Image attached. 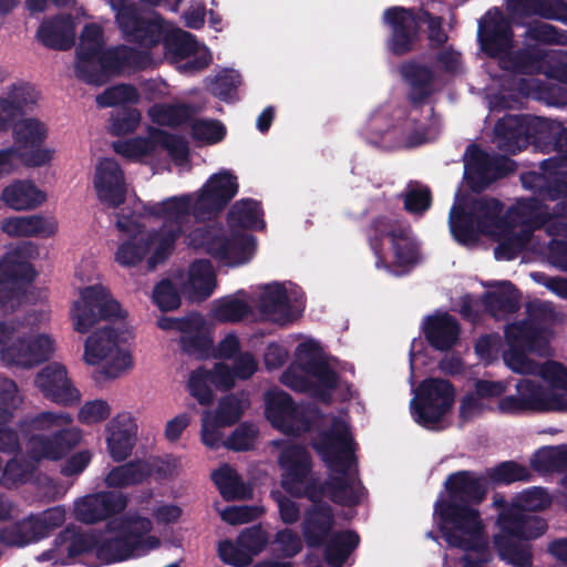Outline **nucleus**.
<instances>
[{"mask_svg":"<svg viewBox=\"0 0 567 567\" xmlns=\"http://www.w3.org/2000/svg\"><path fill=\"white\" fill-rule=\"evenodd\" d=\"M227 223L231 228H264L265 221L260 203L252 198H244L236 202L227 214Z\"/></svg>","mask_w":567,"mask_h":567,"instance_id":"nucleus-51","label":"nucleus"},{"mask_svg":"<svg viewBox=\"0 0 567 567\" xmlns=\"http://www.w3.org/2000/svg\"><path fill=\"white\" fill-rule=\"evenodd\" d=\"M187 239L192 248L202 249L229 266L246 264L256 249V239L252 235L233 233L227 236L224 228L217 225L196 227L190 230Z\"/></svg>","mask_w":567,"mask_h":567,"instance_id":"nucleus-9","label":"nucleus"},{"mask_svg":"<svg viewBox=\"0 0 567 567\" xmlns=\"http://www.w3.org/2000/svg\"><path fill=\"white\" fill-rule=\"evenodd\" d=\"M34 384L43 398L61 406L80 403L81 393L69 378L66 368L59 362L43 367L35 375Z\"/></svg>","mask_w":567,"mask_h":567,"instance_id":"nucleus-20","label":"nucleus"},{"mask_svg":"<svg viewBox=\"0 0 567 567\" xmlns=\"http://www.w3.org/2000/svg\"><path fill=\"white\" fill-rule=\"evenodd\" d=\"M360 537L354 530L331 534L324 546V560L330 567H342L350 554L359 546Z\"/></svg>","mask_w":567,"mask_h":567,"instance_id":"nucleus-48","label":"nucleus"},{"mask_svg":"<svg viewBox=\"0 0 567 567\" xmlns=\"http://www.w3.org/2000/svg\"><path fill=\"white\" fill-rule=\"evenodd\" d=\"M460 333L458 320L447 312L429 316L423 327L425 340L439 351L452 349L457 343Z\"/></svg>","mask_w":567,"mask_h":567,"instance_id":"nucleus-30","label":"nucleus"},{"mask_svg":"<svg viewBox=\"0 0 567 567\" xmlns=\"http://www.w3.org/2000/svg\"><path fill=\"white\" fill-rule=\"evenodd\" d=\"M54 351L53 340L39 334L35 338H18L11 344L3 347L0 351L1 360L7 365L32 368L48 361Z\"/></svg>","mask_w":567,"mask_h":567,"instance_id":"nucleus-22","label":"nucleus"},{"mask_svg":"<svg viewBox=\"0 0 567 567\" xmlns=\"http://www.w3.org/2000/svg\"><path fill=\"white\" fill-rule=\"evenodd\" d=\"M250 311V306L245 300L229 296L216 300L212 313L219 322L236 323L246 318Z\"/></svg>","mask_w":567,"mask_h":567,"instance_id":"nucleus-59","label":"nucleus"},{"mask_svg":"<svg viewBox=\"0 0 567 567\" xmlns=\"http://www.w3.org/2000/svg\"><path fill=\"white\" fill-rule=\"evenodd\" d=\"M265 414L274 427L285 433L292 432L300 419L299 408L291 395L282 390L267 393Z\"/></svg>","mask_w":567,"mask_h":567,"instance_id":"nucleus-32","label":"nucleus"},{"mask_svg":"<svg viewBox=\"0 0 567 567\" xmlns=\"http://www.w3.org/2000/svg\"><path fill=\"white\" fill-rule=\"evenodd\" d=\"M506 342L525 348L529 353L545 355L548 350V340L543 326L533 320H520L509 324L505 330Z\"/></svg>","mask_w":567,"mask_h":567,"instance_id":"nucleus-35","label":"nucleus"},{"mask_svg":"<svg viewBox=\"0 0 567 567\" xmlns=\"http://www.w3.org/2000/svg\"><path fill=\"white\" fill-rule=\"evenodd\" d=\"M511 502L517 504L525 513L536 514L548 508L553 499L546 488L533 486L517 494Z\"/></svg>","mask_w":567,"mask_h":567,"instance_id":"nucleus-63","label":"nucleus"},{"mask_svg":"<svg viewBox=\"0 0 567 567\" xmlns=\"http://www.w3.org/2000/svg\"><path fill=\"white\" fill-rule=\"evenodd\" d=\"M1 200L13 210H31L47 198L44 192L29 179H16L2 189Z\"/></svg>","mask_w":567,"mask_h":567,"instance_id":"nucleus-39","label":"nucleus"},{"mask_svg":"<svg viewBox=\"0 0 567 567\" xmlns=\"http://www.w3.org/2000/svg\"><path fill=\"white\" fill-rule=\"evenodd\" d=\"M411 233V226L399 219L384 215L372 218L365 230V236L368 245L375 257V267L379 269H390L391 267L384 256V238L390 239L395 266L408 267L415 265L419 260V247Z\"/></svg>","mask_w":567,"mask_h":567,"instance_id":"nucleus-7","label":"nucleus"},{"mask_svg":"<svg viewBox=\"0 0 567 567\" xmlns=\"http://www.w3.org/2000/svg\"><path fill=\"white\" fill-rule=\"evenodd\" d=\"M124 40L151 50L162 43L166 28L162 18H146L136 0H110Z\"/></svg>","mask_w":567,"mask_h":567,"instance_id":"nucleus-11","label":"nucleus"},{"mask_svg":"<svg viewBox=\"0 0 567 567\" xmlns=\"http://www.w3.org/2000/svg\"><path fill=\"white\" fill-rule=\"evenodd\" d=\"M94 187L100 202L117 208L126 199L124 173L113 158H104L96 166Z\"/></svg>","mask_w":567,"mask_h":567,"instance_id":"nucleus-23","label":"nucleus"},{"mask_svg":"<svg viewBox=\"0 0 567 567\" xmlns=\"http://www.w3.org/2000/svg\"><path fill=\"white\" fill-rule=\"evenodd\" d=\"M81 300L72 308L74 329L86 333L101 320L122 318L121 305L112 298L102 285H93L81 290Z\"/></svg>","mask_w":567,"mask_h":567,"instance_id":"nucleus-14","label":"nucleus"},{"mask_svg":"<svg viewBox=\"0 0 567 567\" xmlns=\"http://www.w3.org/2000/svg\"><path fill=\"white\" fill-rule=\"evenodd\" d=\"M216 286V275L209 260H195L189 268V298L195 301L206 300Z\"/></svg>","mask_w":567,"mask_h":567,"instance_id":"nucleus-49","label":"nucleus"},{"mask_svg":"<svg viewBox=\"0 0 567 567\" xmlns=\"http://www.w3.org/2000/svg\"><path fill=\"white\" fill-rule=\"evenodd\" d=\"M152 62L148 51L135 49L126 44L110 47L100 56V66L92 75L91 85L101 86L126 71L145 70Z\"/></svg>","mask_w":567,"mask_h":567,"instance_id":"nucleus-16","label":"nucleus"},{"mask_svg":"<svg viewBox=\"0 0 567 567\" xmlns=\"http://www.w3.org/2000/svg\"><path fill=\"white\" fill-rule=\"evenodd\" d=\"M465 154L468 159L465 163L464 179L473 193L481 194L512 171L508 158L492 156L476 144H470Z\"/></svg>","mask_w":567,"mask_h":567,"instance_id":"nucleus-15","label":"nucleus"},{"mask_svg":"<svg viewBox=\"0 0 567 567\" xmlns=\"http://www.w3.org/2000/svg\"><path fill=\"white\" fill-rule=\"evenodd\" d=\"M523 37L542 44L567 45L566 30L542 21L528 24Z\"/></svg>","mask_w":567,"mask_h":567,"instance_id":"nucleus-61","label":"nucleus"},{"mask_svg":"<svg viewBox=\"0 0 567 567\" xmlns=\"http://www.w3.org/2000/svg\"><path fill=\"white\" fill-rule=\"evenodd\" d=\"M113 536L100 538L96 536L94 567L123 561L135 555L131 544L120 533H111Z\"/></svg>","mask_w":567,"mask_h":567,"instance_id":"nucleus-50","label":"nucleus"},{"mask_svg":"<svg viewBox=\"0 0 567 567\" xmlns=\"http://www.w3.org/2000/svg\"><path fill=\"white\" fill-rule=\"evenodd\" d=\"M185 330L179 338L183 352L197 359L207 358L213 348V339L203 316L199 312H192V320Z\"/></svg>","mask_w":567,"mask_h":567,"instance_id":"nucleus-40","label":"nucleus"},{"mask_svg":"<svg viewBox=\"0 0 567 567\" xmlns=\"http://www.w3.org/2000/svg\"><path fill=\"white\" fill-rule=\"evenodd\" d=\"M150 252L145 235L131 237L117 248L115 260L125 267L140 264Z\"/></svg>","mask_w":567,"mask_h":567,"instance_id":"nucleus-64","label":"nucleus"},{"mask_svg":"<svg viewBox=\"0 0 567 567\" xmlns=\"http://www.w3.org/2000/svg\"><path fill=\"white\" fill-rule=\"evenodd\" d=\"M118 334L111 326H105L92 332L85 341V358L87 363H105L102 373L106 379H116L133 365L132 354L117 343Z\"/></svg>","mask_w":567,"mask_h":567,"instance_id":"nucleus-13","label":"nucleus"},{"mask_svg":"<svg viewBox=\"0 0 567 567\" xmlns=\"http://www.w3.org/2000/svg\"><path fill=\"white\" fill-rule=\"evenodd\" d=\"M196 107L187 103L154 104L148 110V116L153 123L159 126L176 128L188 124L196 115Z\"/></svg>","mask_w":567,"mask_h":567,"instance_id":"nucleus-47","label":"nucleus"},{"mask_svg":"<svg viewBox=\"0 0 567 567\" xmlns=\"http://www.w3.org/2000/svg\"><path fill=\"white\" fill-rule=\"evenodd\" d=\"M503 210L504 204L489 196L455 203L449 216L451 234L461 245L475 243L480 235H491L504 228Z\"/></svg>","mask_w":567,"mask_h":567,"instance_id":"nucleus-6","label":"nucleus"},{"mask_svg":"<svg viewBox=\"0 0 567 567\" xmlns=\"http://www.w3.org/2000/svg\"><path fill=\"white\" fill-rule=\"evenodd\" d=\"M477 41L481 51L497 62L514 48V30L509 18L498 8L488 10L478 23Z\"/></svg>","mask_w":567,"mask_h":567,"instance_id":"nucleus-18","label":"nucleus"},{"mask_svg":"<svg viewBox=\"0 0 567 567\" xmlns=\"http://www.w3.org/2000/svg\"><path fill=\"white\" fill-rule=\"evenodd\" d=\"M546 56V51L537 44L524 43L520 48L509 49L497 64L513 74L533 75L539 72Z\"/></svg>","mask_w":567,"mask_h":567,"instance_id":"nucleus-31","label":"nucleus"},{"mask_svg":"<svg viewBox=\"0 0 567 567\" xmlns=\"http://www.w3.org/2000/svg\"><path fill=\"white\" fill-rule=\"evenodd\" d=\"M564 0H507L506 11L512 19L539 17L547 20H563L566 10Z\"/></svg>","mask_w":567,"mask_h":567,"instance_id":"nucleus-38","label":"nucleus"},{"mask_svg":"<svg viewBox=\"0 0 567 567\" xmlns=\"http://www.w3.org/2000/svg\"><path fill=\"white\" fill-rule=\"evenodd\" d=\"M455 389L451 381L430 378L422 381L410 402L413 420L424 429L436 430L452 409Z\"/></svg>","mask_w":567,"mask_h":567,"instance_id":"nucleus-10","label":"nucleus"},{"mask_svg":"<svg viewBox=\"0 0 567 567\" xmlns=\"http://www.w3.org/2000/svg\"><path fill=\"white\" fill-rule=\"evenodd\" d=\"M107 450L115 462L126 460L136 443L137 425L130 413H120L106 426Z\"/></svg>","mask_w":567,"mask_h":567,"instance_id":"nucleus-28","label":"nucleus"},{"mask_svg":"<svg viewBox=\"0 0 567 567\" xmlns=\"http://www.w3.org/2000/svg\"><path fill=\"white\" fill-rule=\"evenodd\" d=\"M39 41L49 49L66 51L75 43V27L70 14L43 21L37 31Z\"/></svg>","mask_w":567,"mask_h":567,"instance_id":"nucleus-33","label":"nucleus"},{"mask_svg":"<svg viewBox=\"0 0 567 567\" xmlns=\"http://www.w3.org/2000/svg\"><path fill=\"white\" fill-rule=\"evenodd\" d=\"M68 412L42 411L18 422L25 440V457L14 456L4 466L0 483L7 488L24 484L43 461L58 462L74 451L83 439L82 430L72 426Z\"/></svg>","mask_w":567,"mask_h":567,"instance_id":"nucleus-1","label":"nucleus"},{"mask_svg":"<svg viewBox=\"0 0 567 567\" xmlns=\"http://www.w3.org/2000/svg\"><path fill=\"white\" fill-rule=\"evenodd\" d=\"M240 84V74L235 70L225 69L212 81L210 92L220 101L231 103L237 100V90Z\"/></svg>","mask_w":567,"mask_h":567,"instance_id":"nucleus-62","label":"nucleus"},{"mask_svg":"<svg viewBox=\"0 0 567 567\" xmlns=\"http://www.w3.org/2000/svg\"><path fill=\"white\" fill-rule=\"evenodd\" d=\"M538 141L544 152H556L559 157H550L540 163V168L548 174H556L561 167L567 168V126L558 121L547 120L538 123Z\"/></svg>","mask_w":567,"mask_h":567,"instance_id":"nucleus-26","label":"nucleus"},{"mask_svg":"<svg viewBox=\"0 0 567 567\" xmlns=\"http://www.w3.org/2000/svg\"><path fill=\"white\" fill-rule=\"evenodd\" d=\"M212 480L227 502L248 499L252 495L251 487L245 484L241 476L227 464L215 470L212 473Z\"/></svg>","mask_w":567,"mask_h":567,"instance_id":"nucleus-45","label":"nucleus"},{"mask_svg":"<svg viewBox=\"0 0 567 567\" xmlns=\"http://www.w3.org/2000/svg\"><path fill=\"white\" fill-rule=\"evenodd\" d=\"M104 44L90 43L80 41L76 48V63L74 73L75 76L86 83L91 84V78L100 66V56L104 52Z\"/></svg>","mask_w":567,"mask_h":567,"instance_id":"nucleus-55","label":"nucleus"},{"mask_svg":"<svg viewBox=\"0 0 567 567\" xmlns=\"http://www.w3.org/2000/svg\"><path fill=\"white\" fill-rule=\"evenodd\" d=\"M184 230L179 226H162L145 233L147 247L153 254L147 259V268L154 270L159 264H163L172 255L175 244Z\"/></svg>","mask_w":567,"mask_h":567,"instance_id":"nucleus-41","label":"nucleus"},{"mask_svg":"<svg viewBox=\"0 0 567 567\" xmlns=\"http://www.w3.org/2000/svg\"><path fill=\"white\" fill-rule=\"evenodd\" d=\"M497 511L498 532L493 536V547L498 558L514 567H532L534 561L532 540L548 529L547 520L536 514L525 513L504 495H493Z\"/></svg>","mask_w":567,"mask_h":567,"instance_id":"nucleus-3","label":"nucleus"},{"mask_svg":"<svg viewBox=\"0 0 567 567\" xmlns=\"http://www.w3.org/2000/svg\"><path fill=\"white\" fill-rule=\"evenodd\" d=\"M238 193L237 177L229 172L212 175L202 187L193 205V216L210 219L220 213Z\"/></svg>","mask_w":567,"mask_h":567,"instance_id":"nucleus-17","label":"nucleus"},{"mask_svg":"<svg viewBox=\"0 0 567 567\" xmlns=\"http://www.w3.org/2000/svg\"><path fill=\"white\" fill-rule=\"evenodd\" d=\"M487 287L495 288L483 295V305L492 317L513 315L519 310L522 293L513 282L493 281Z\"/></svg>","mask_w":567,"mask_h":567,"instance_id":"nucleus-34","label":"nucleus"},{"mask_svg":"<svg viewBox=\"0 0 567 567\" xmlns=\"http://www.w3.org/2000/svg\"><path fill=\"white\" fill-rule=\"evenodd\" d=\"M55 542L65 546L69 558H80L83 564L94 567L92 557L95 556V534L65 528L59 534Z\"/></svg>","mask_w":567,"mask_h":567,"instance_id":"nucleus-43","label":"nucleus"},{"mask_svg":"<svg viewBox=\"0 0 567 567\" xmlns=\"http://www.w3.org/2000/svg\"><path fill=\"white\" fill-rule=\"evenodd\" d=\"M303 516L301 532L310 548L322 547L332 534L334 514L332 506L323 501L311 502Z\"/></svg>","mask_w":567,"mask_h":567,"instance_id":"nucleus-24","label":"nucleus"},{"mask_svg":"<svg viewBox=\"0 0 567 567\" xmlns=\"http://www.w3.org/2000/svg\"><path fill=\"white\" fill-rule=\"evenodd\" d=\"M533 475L528 467L516 461H503L486 470V478L493 485H511L516 482H529Z\"/></svg>","mask_w":567,"mask_h":567,"instance_id":"nucleus-56","label":"nucleus"},{"mask_svg":"<svg viewBox=\"0 0 567 567\" xmlns=\"http://www.w3.org/2000/svg\"><path fill=\"white\" fill-rule=\"evenodd\" d=\"M447 499L437 501L435 512L446 542L461 549H471L481 537L483 526L478 509L488 491L485 476L473 471H457L445 481Z\"/></svg>","mask_w":567,"mask_h":567,"instance_id":"nucleus-2","label":"nucleus"},{"mask_svg":"<svg viewBox=\"0 0 567 567\" xmlns=\"http://www.w3.org/2000/svg\"><path fill=\"white\" fill-rule=\"evenodd\" d=\"M95 101L100 107L127 106L140 101V93L132 84H115L105 89Z\"/></svg>","mask_w":567,"mask_h":567,"instance_id":"nucleus-60","label":"nucleus"},{"mask_svg":"<svg viewBox=\"0 0 567 567\" xmlns=\"http://www.w3.org/2000/svg\"><path fill=\"white\" fill-rule=\"evenodd\" d=\"M548 177L543 173L527 172L523 173L520 181L526 189H530L536 195L535 197L558 200L567 195V177H558L553 174Z\"/></svg>","mask_w":567,"mask_h":567,"instance_id":"nucleus-44","label":"nucleus"},{"mask_svg":"<svg viewBox=\"0 0 567 567\" xmlns=\"http://www.w3.org/2000/svg\"><path fill=\"white\" fill-rule=\"evenodd\" d=\"M151 143L154 150L158 146L166 150L175 162H185L189 157L187 141L181 136L161 128H151Z\"/></svg>","mask_w":567,"mask_h":567,"instance_id":"nucleus-57","label":"nucleus"},{"mask_svg":"<svg viewBox=\"0 0 567 567\" xmlns=\"http://www.w3.org/2000/svg\"><path fill=\"white\" fill-rule=\"evenodd\" d=\"M193 205L192 195L185 194L148 205L145 209L151 216L163 219L162 226H179L184 230V225L193 215Z\"/></svg>","mask_w":567,"mask_h":567,"instance_id":"nucleus-36","label":"nucleus"},{"mask_svg":"<svg viewBox=\"0 0 567 567\" xmlns=\"http://www.w3.org/2000/svg\"><path fill=\"white\" fill-rule=\"evenodd\" d=\"M382 21L390 30L386 49L394 56L406 55L415 49L422 38L424 24L431 49L443 48L449 41V34L443 28L444 18L433 14L422 6L389 7L383 12Z\"/></svg>","mask_w":567,"mask_h":567,"instance_id":"nucleus-5","label":"nucleus"},{"mask_svg":"<svg viewBox=\"0 0 567 567\" xmlns=\"http://www.w3.org/2000/svg\"><path fill=\"white\" fill-rule=\"evenodd\" d=\"M1 228L10 237L40 236L47 238L56 231L55 223L47 220L41 215L6 218Z\"/></svg>","mask_w":567,"mask_h":567,"instance_id":"nucleus-42","label":"nucleus"},{"mask_svg":"<svg viewBox=\"0 0 567 567\" xmlns=\"http://www.w3.org/2000/svg\"><path fill=\"white\" fill-rule=\"evenodd\" d=\"M127 502V496L118 491L90 494L76 502L75 517L82 523L95 524L122 513Z\"/></svg>","mask_w":567,"mask_h":567,"instance_id":"nucleus-21","label":"nucleus"},{"mask_svg":"<svg viewBox=\"0 0 567 567\" xmlns=\"http://www.w3.org/2000/svg\"><path fill=\"white\" fill-rule=\"evenodd\" d=\"M298 350L303 354L300 362L301 370L318 381L321 389L318 390L317 395L328 402L331 391L338 386L339 374L316 352L313 343L303 342L299 344Z\"/></svg>","mask_w":567,"mask_h":567,"instance_id":"nucleus-27","label":"nucleus"},{"mask_svg":"<svg viewBox=\"0 0 567 567\" xmlns=\"http://www.w3.org/2000/svg\"><path fill=\"white\" fill-rule=\"evenodd\" d=\"M516 392L529 413L550 412L553 392H548L540 383L529 379L519 380Z\"/></svg>","mask_w":567,"mask_h":567,"instance_id":"nucleus-53","label":"nucleus"},{"mask_svg":"<svg viewBox=\"0 0 567 567\" xmlns=\"http://www.w3.org/2000/svg\"><path fill=\"white\" fill-rule=\"evenodd\" d=\"M544 200L538 197L518 199L509 208L513 221L518 225H534L543 228L551 216L549 207Z\"/></svg>","mask_w":567,"mask_h":567,"instance_id":"nucleus-46","label":"nucleus"},{"mask_svg":"<svg viewBox=\"0 0 567 567\" xmlns=\"http://www.w3.org/2000/svg\"><path fill=\"white\" fill-rule=\"evenodd\" d=\"M13 138L12 147L19 151L38 147L47 138V127L37 118H22L13 125Z\"/></svg>","mask_w":567,"mask_h":567,"instance_id":"nucleus-54","label":"nucleus"},{"mask_svg":"<svg viewBox=\"0 0 567 567\" xmlns=\"http://www.w3.org/2000/svg\"><path fill=\"white\" fill-rule=\"evenodd\" d=\"M312 447L331 475L323 482L317 480L316 488L321 495L309 501H322L328 496L337 505L349 507L358 505L361 497L354 487V481L349 476L350 468L357 464V457L354 442L348 431H323L312 442Z\"/></svg>","mask_w":567,"mask_h":567,"instance_id":"nucleus-4","label":"nucleus"},{"mask_svg":"<svg viewBox=\"0 0 567 567\" xmlns=\"http://www.w3.org/2000/svg\"><path fill=\"white\" fill-rule=\"evenodd\" d=\"M530 467L540 474L567 473V444L539 447L530 457Z\"/></svg>","mask_w":567,"mask_h":567,"instance_id":"nucleus-52","label":"nucleus"},{"mask_svg":"<svg viewBox=\"0 0 567 567\" xmlns=\"http://www.w3.org/2000/svg\"><path fill=\"white\" fill-rule=\"evenodd\" d=\"M153 523L150 518L141 516L138 513L127 512L118 517H113L106 523L109 533H120L126 539L136 554L144 546L155 548L158 546V539L145 536L152 530Z\"/></svg>","mask_w":567,"mask_h":567,"instance_id":"nucleus-25","label":"nucleus"},{"mask_svg":"<svg viewBox=\"0 0 567 567\" xmlns=\"http://www.w3.org/2000/svg\"><path fill=\"white\" fill-rule=\"evenodd\" d=\"M162 43L167 53L172 54L175 60H184L196 53L197 41L195 35L187 31L176 30L165 32Z\"/></svg>","mask_w":567,"mask_h":567,"instance_id":"nucleus-58","label":"nucleus"},{"mask_svg":"<svg viewBox=\"0 0 567 567\" xmlns=\"http://www.w3.org/2000/svg\"><path fill=\"white\" fill-rule=\"evenodd\" d=\"M400 72L410 86L408 93L410 104L414 107L423 106L434 93V71L425 64L409 61L401 65Z\"/></svg>","mask_w":567,"mask_h":567,"instance_id":"nucleus-29","label":"nucleus"},{"mask_svg":"<svg viewBox=\"0 0 567 567\" xmlns=\"http://www.w3.org/2000/svg\"><path fill=\"white\" fill-rule=\"evenodd\" d=\"M282 470L281 486L292 497L318 498L317 477L312 476V457L307 447L299 444L287 445L279 454Z\"/></svg>","mask_w":567,"mask_h":567,"instance_id":"nucleus-12","label":"nucleus"},{"mask_svg":"<svg viewBox=\"0 0 567 567\" xmlns=\"http://www.w3.org/2000/svg\"><path fill=\"white\" fill-rule=\"evenodd\" d=\"M40 255L32 241H21L0 259V310L13 312L21 303L23 292L17 284L32 282L38 272L31 260Z\"/></svg>","mask_w":567,"mask_h":567,"instance_id":"nucleus-8","label":"nucleus"},{"mask_svg":"<svg viewBox=\"0 0 567 567\" xmlns=\"http://www.w3.org/2000/svg\"><path fill=\"white\" fill-rule=\"evenodd\" d=\"M258 309L264 317L278 324H286L292 320L287 289L279 282L267 285L264 288Z\"/></svg>","mask_w":567,"mask_h":567,"instance_id":"nucleus-37","label":"nucleus"},{"mask_svg":"<svg viewBox=\"0 0 567 567\" xmlns=\"http://www.w3.org/2000/svg\"><path fill=\"white\" fill-rule=\"evenodd\" d=\"M546 121L542 117L507 115L495 124V143L501 151L509 154H517L530 143L540 147L538 123Z\"/></svg>","mask_w":567,"mask_h":567,"instance_id":"nucleus-19","label":"nucleus"}]
</instances>
